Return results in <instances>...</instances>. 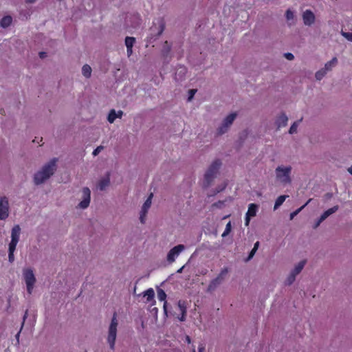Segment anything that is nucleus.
<instances>
[{
    "mask_svg": "<svg viewBox=\"0 0 352 352\" xmlns=\"http://www.w3.org/2000/svg\"><path fill=\"white\" fill-rule=\"evenodd\" d=\"M56 158H52L48 162L45 164L34 175V182L36 185H39L47 181L52 176L56 170Z\"/></svg>",
    "mask_w": 352,
    "mask_h": 352,
    "instance_id": "1",
    "label": "nucleus"
},
{
    "mask_svg": "<svg viewBox=\"0 0 352 352\" xmlns=\"http://www.w3.org/2000/svg\"><path fill=\"white\" fill-rule=\"evenodd\" d=\"M292 170L290 165H278L274 171L276 181L284 186L290 184L292 182Z\"/></svg>",
    "mask_w": 352,
    "mask_h": 352,
    "instance_id": "2",
    "label": "nucleus"
},
{
    "mask_svg": "<svg viewBox=\"0 0 352 352\" xmlns=\"http://www.w3.org/2000/svg\"><path fill=\"white\" fill-rule=\"evenodd\" d=\"M21 228L19 225H15L11 230V241L8 244V260L10 263L14 261V252L19 241L21 235Z\"/></svg>",
    "mask_w": 352,
    "mask_h": 352,
    "instance_id": "3",
    "label": "nucleus"
},
{
    "mask_svg": "<svg viewBox=\"0 0 352 352\" xmlns=\"http://www.w3.org/2000/svg\"><path fill=\"white\" fill-rule=\"evenodd\" d=\"M221 166V162L219 160H215L209 166L204 175V186L208 187L217 177L219 170Z\"/></svg>",
    "mask_w": 352,
    "mask_h": 352,
    "instance_id": "4",
    "label": "nucleus"
},
{
    "mask_svg": "<svg viewBox=\"0 0 352 352\" xmlns=\"http://www.w3.org/2000/svg\"><path fill=\"white\" fill-rule=\"evenodd\" d=\"M118 324L117 314L116 312H114L109 327L107 336V342L109 343V347L111 350H114L115 349Z\"/></svg>",
    "mask_w": 352,
    "mask_h": 352,
    "instance_id": "5",
    "label": "nucleus"
},
{
    "mask_svg": "<svg viewBox=\"0 0 352 352\" xmlns=\"http://www.w3.org/2000/svg\"><path fill=\"white\" fill-rule=\"evenodd\" d=\"M238 114L236 112H232L227 115L221 121V124L217 129V133L221 135L227 133L232 125L234 121L236 118Z\"/></svg>",
    "mask_w": 352,
    "mask_h": 352,
    "instance_id": "6",
    "label": "nucleus"
},
{
    "mask_svg": "<svg viewBox=\"0 0 352 352\" xmlns=\"http://www.w3.org/2000/svg\"><path fill=\"white\" fill-rule=\"evenodd\" d=\"M23 277L26 285L27 292L30 295L36 283V277L33 270L30 267L24 268L23 270Z\"/></svg>",
    "mask_w": 352,
    "mask_h": 352,
    "instance_id": "7",
    "label": "nucleus"
},
{
    "mask_svg": "<svg viewBox=\"0 0 352 352\" xmlns=\"http://www.w3.org/2000/svg\"><path fill=\"white\" fill-rule=\"evenodd\" d=\"M10 214L8 198L6 196L0 197V220H6Z\"/></svg>",
    "mask_w": 352,
    "mask_h": 352,
    "instance_id": "8",
    "label": "nucleus"
},
{
    "mask_svg": "<svg viewBox=\"0 0 352 352\" xmlns=\"http://www.w3.org/2000/svg\"><path fill=\"white\" fill-rule=\"evenodd\" d=\"M138 296L140 298V300L145 303H148L150 306H153L155 305V292L153 288H149Z\"/></svg>",
    "mask_w": 352,
    "mask_h": 352,
    "instance_id": "9",
    "label": "nucleus"
},
{
    "mask_svg": "<svg viewBox=\"0 0 352 352\" xmlns=\"http://www.w3.org/2000/svg\"><path fill=\"white\" fill-rule=\"evenodd\" d=\"M91 201V190L88 187L82 189V200L78 205L80 209H86L89 206Z\"/></svg>",
    "mask_w": 352,
    "mask_h": 352,
    "instance_id": "10",
    "label": "nucleus"
},
{
    "mask_svg": "<svg viewBox=\"0 0 352 352\" xmlns=\"http://www.w3.org/2000/svg\"><path fill=\"white\" fill-rule=\"evenodd\" d=\"M153 197V193H151L142 206V208H141V210L140 212V221L142 223H145L147 212L151 206Z\"/></svg>",
    "mask_w": 352,
    "mask_h": 352,
    "instance_id": "11",
    "label": "nucleus"
},
{
    "mask_svg": "<svg viewBox=\"0 0 352 352\" xmlns=\"http://www.w3.org/2000/svg\"><path fill=\"white\" fill-rule=\"evenodd\" d=\"M185 250V246L182 244L177 245L170 250L167 254V261L173 263L179 254Z\"/></svg>",
    "mask_w": 352,
    "mask_h": 352,
    "instance_id": "12",
    "label": "nucleus"
},
{
    "mask_svg": "<svg viewBox=\"0 0 352 352\" xmlns=\"http://www.w3.org/2000/svg\"><path fill=\"white\" fill-rule=\"evenodd\" d=\"M258 210V206L255 204H250L248 206V210L245 214V225L248 226L250 219L256 216Z\"/></svg>",
    "mask_w": 352,
    "mask_h": 352,
    "instance_id": "13",
    "label": "nucleus"
},
{
    "mask_svg": "<svg viewBox=\"0 0 352 352\" xmlns=\"http://www.w3.org/2000/svg\"><path fill=\"white\" fill-rule=\"evenodd\" d=\"M302 20L303 23L305 25L310 26L315 22V14L314 12L310 10H306L302 13Z\"/></svg>",
    "mask_w": 352,
    "mask_h": 352,
    "instance_id": "14",
    "label": "nucleus"
},
{
    "mask_svg": "<svg viewBox=\"0 0 352 352\" xmlns=\"http://www.w3.org/2000/svg\"><path fill=\"white\" fill-rule=\"evenodd\" d=\"M288 118L285 113H281L276 119L275 123L278 129L284 127L287 125Z\"/></svg>",
    "mask_w": 352,
    "mask_h": 352,
    "instance_id": "15",
    "label": "nucleus"
},
{
    "mask_svg": "<svg viewBox=\"0 0 352 352\" xmlns=\"http://www.w3.org/2000/svg\"><path fill=\"white\" fill-rule=\"evenodd\" d=\"M123 115V111L119 110L116 111L114 109H111L108 115L107 120L109 122L113 123L116 118H121Z\"/></svg>",
    "mask_w": 352,
    "mask_h": 352,
    "instance_id": "16",
    "label": "nucleus"
},
{
    "mask_svg": "<svg viewBox=\"0 0 352 352\" xmlns=\"http://www.w3.org/2000/svg\"><path fill=\"white\" fill-rule=\"evenodd\" d=\"M157 298L158 300L163 302V307L167 308V301L166 299V294L165 292L160 287H157Z\"/></svg>",
    "mask_w": 352,
    "mask_h": 352,
    "instance_id": "17",
    "label": "nucleus"
},
{
    "mask_svg": "<svg viewBox=\"0 0 352 352\" xmlns=\"http://www.w3.org/2000/svg\"><path fill=\"white\" fill-rule=\"evenodd\" d=\"M338 206H335L331 208H329L326 211H324L320 217V221H324L327 217H329L331 214L335 213L338 210Z\"/></svg>",
    "mask_w": 352,
    "mask_h": 352,
    "instance_id": "18",
    "label": "nucleus"
},
{
    "mask_svg": "<svg viewBox=\"0 0 352 352\" xmlns=\"http://www.w3.org/2000/svg\"><path fill=\"white\" fill-rule=\"evenodd\" d=\"M222 283V281L220 280L219 278H215L213 280L210 281L208 286V292H212L214 291Z\"/></svg>",
    "mask_w": 352,
    "mask_h": 352,
    "instance_id": "19",
    "label": "nucleus"
},
{
    "mask_svg": "<svg viewBox=\"0 0 352 352\" xmlns=\"http://www.w3.org/2000/svg\"><path fill=\"white\" fill-rule=\"evenodd\" d=\"M305 264H306V260L300 261L299 263H298L294 266V269L290 272L294 274V275L297 276L302 270Z\"/></svg>",
    "mask_w": 352,
    "mask_h": 352,
    "instance_id": "20",
    "label": "nucleus"
},
{
    "mask_svg": "<svg viewBox=\"0 0 352 352\" xmlns=\"http://www.w3.org/2000/svg\"><path fill=\"white\" fill-rule=\"evenodd\" d=\"M109 182H110V178H109V175H107V176H105L104 177L102 178L99 182H98V188L100 190H103L106 188L107 186H109Z\"/></svg>",
    "mask_w": 352,
    "mask_h": 352,
    "instance_id": "21",
    "label": "nucleus"
},
{
    "mask_svg": "<svg viewBox=\"0 0 352 352\" xmlns=\"http://www.w3.org/2000/svg\"><path fill=\"white\" fill-rule=\"evenodd\" d=\"M12 21V18L10 16H6L0 21V26L2 28H8L10 25Z\"/></svg>",
    "mask_w": 352,
    "mask_h": 352,
    "instance_id": "22",
    "label": "nucleus"
},
{
    "mask_svg": "<svg viewBox=\"0 0 352 352\" xmlns=\"http://www.w3.org/2000/svg\"><path fill=\"white\" fill-rule=\"evenodd\" d=\"M338 59L336 57H333L331 60L325 63L324 67L328 71H331L333 68L337 65Z\"/></svg>",
    "mask_w": 352,
    "mask_h": 352,
    "instance_id": "23",
    "label": "nucleus"
},
{
    "mask_svg": "<svg viewBox=\"0 0 352 352\" xmlns=\"http://www.w3.org/2000/svg\"><path fill=\"white\" fill-rule=\"evenodd\" d=\"M91 67L85 64L82 67V74L87 78H89L91 75Z\"/></svg>",
    "mask_w": 352,
    "mask_h": 352,
    "instance_id": "24",
    "label": "nucleus"
},
{
    "mask_svg": "<svg viewBox=\"0 0 352 352\" xmlns=\"http://www.w3.org/2000/svg\"><path fill=\"white\" fill-rule=\"evenodd\" d=\"M288 197V195H280L279 196L274 204V210L278 209L285 201L286 198Z\"/></svg>",
    "mask_w": 352,
    "mask_h": 352,
    "instance_id": "25",
    "label": "nucleus"
},
{
    "mask_svg": "<svg viewBox=\"0 0 352 352\" xmlns=\"http://www.w3.org/2000/svg\"><path fill=\"white\" fill-rule=\"evenodd\" d=\"M155 25L158 26V28H157L158 32H157V35L160 36L164 30L165 23L162 19H160L157 20V22L155 23Z\"/></svg>",
    "mask_w": 352,
    "mask_h": 352,
    "instance_id": "26",
    "label": "nucleus"
},
{
    "mask_svg": "<svg viewBox=\"0 0 352 352\" xmlns=\"http://www.w3.org/2000/svg\"><path fill=\"white\" fill-rule=\"evenodd\" d=\"M186 69L184 67H180L177 69L175 73V79L177 80H181L182 79V75L186 74Z\"/></svg>",
    "mask_w": 352,
    "mask_h": 352,
    "instance_id": "27",
    "label": "nucleus"
},
{
    "mask_svg": "<svg viewBox=\"0 0 352 352\" xmlns=\"http://www.w3.org/2000/svg\"><path fill=\"white\" fill-rule=\"evenodd\" d=\"M311 201V199H309L303 206H302L300 208L296 210L295 211L292 212L290 214V219H294V217L296 216Z\"/></svg>",
    "mask_w": 352,
    "mask_h": 352,
    "instance_id": "28",
    "label": "nucleus"
},
{
    "mask_svg": "<svg viewBox=\"0 0 352 352\" xmlns=\"http://www.w3.org/2000/svg\"><path fill=\"white\" fill-rule=\"evenodd\" d=\"M296 277V275L290 272L285 280V284L287 285H292L295 281Z\"/></svg>",
    "mask_w": 352,
    "mask_h": 352,
    "instance_id": "29",
    "label": "nucleus"
},
{
    "mask_svg": "<svg viewBox=\"0 0 352 352\" xmlns=\"http://www.w3.org/2000/svg\"><path fill=\"white\" fill-rule=\"evenodd\" d=\"M135 43V38L133 37L127 36L125 38V45L126 48L133 47Z\"/></svg>",
    "mask_w": 352,
    "mask_h": 352,
    "instance_id": "30",
    "label": "nucleus"
},
{
    "mask_svg": "<svg viewBox=\"0 0 352 352\" xmlns=\"http://www.w3.org/2000/svg\"><path fill=\"white\" fill-rule=\"evenodd\" d=\"M228 272V268L224 267V268L221 269L220 273L217 276V278H219L220 280H221L223 282L225 278V276L227 275Z\"/></svg>",
    "mask_w": 352,
    "mask_h": 352,
    "instance_id": "31",
    "label": "nucleus"
},
{
    "mask_svg": "<svg viewBox=\"0 0 352 352\" xmlns=\"http://www.w3.org/2000/svg\"><path fill=\"white\" fill-rule=\"evenodd\" d=\"M325 76L326 74H324V71L321 69L316 72L315 74V77L317 80H321Z\"/></svg>",
    "mask_w": 352,
    "mask_h": 352,
    "instance_id": "32",
    "label": "nucleus"
},
{
    "mask_svg": "<svg viewBox=\"0 0 352 352\" xmlns=\"http://www.w3.org/2000/svg\"><path fill=\"white\" fill-rule=\"evenodd\" d=\"M285 17L287 21L293 20L294 18V12L292 11L290 9L287 10V11L285 12Z\"/></svg>",
    "mask_w": 352,
    "mask_h": 352,
    "instance_id": "33",
    "label": "nucleus"
},
{
    "mask_svg": "<svg viewBox=\"0 0 352 352\" xmlns=\"http://www.w3.org/2000/svg\"><path fill=\"white\" fill-rule=\"evenodd\" d=\"M231 223L230 222H228L226 226V229L224 230V232H223L222 234V236L224 237L226 236H227L231 231Z\"/></svg>",
    "mask_w": 352,
    "mask_h": 352,
    "instance_id": "34",
    "label": "nucleus"
},
{
    "mask_svg": "<svg viewBox=\"0 0 352 352\" xmlns=\"http://www.w3.org/2000/svg\"><path fill=\"white\" fill-rule=\"evenodd\" d=\"M297 128H298V122H295L292 124V125L290 126V129H289V133L290 134H293V133H296L297 131Z\"/></svg>",
    "mask_w": 352,
    "mask_h": 352,
    "instance_id": "35",
    "label": "nucleus"
},
{
    "mask_svg": "<svg viewBox=\"0 0 352 352\" xmlns=\"http://www.w3.org/2000/svg\"><path fill=\"white\" fill-rule=\"evenodd\" d=\"M341 34L346 39L352 42V32H346L342 31Z\"/></svg>",
    "mask_w": 352,
    "mask_h": 352,
    "instance_id": "36",
    "label": "nucleus"
},
{
    "mask_svg": "<svg viewBox=\"0 0 352 352\" xmlns=\"http://www.w3.org/2000/svg\"><path fill=\"white\" fill-rule=\"evenodd\" d=\"M104 149V146H98L96 147V148H95L92 153V155L94 156H96L98 155L102 150Z\"/></svg>",
    "mask_w": 352,
    "mask_h": 352,
    "instance_id": "37",
    "label": "nucleus"
},
{
    "mask_svg": "<svg viewBox=\"0 0 352 352\" xmlns=\"http://www.w3.org/2000/svg\"><path fill=\"white\" fill-rule=\"evenodd\" d=\"M196 92H197V89H189L188 98V101H190L193 98Z\"/></svg>",
    "mask_w": 352,
    "mask_h": 352,
    "instance_id": "38",
    "label": "nucleus"
},
{
    "mask_svg": "<svg viewBox=\"0 0 352 352\" xmlns=\"http://www.w3.org/2000/svg\"><path fill=\"white\" fill-rule=\"evenodd\" d=\"M284 56L289 60H292L294 58V54L290 52L285 53Z\"/></svg>",
    "mask_w": 352,
    "mask_h": 352,
    "instance_id": "39",
    "label": "nucleus"
},
{
    "mask_svg": "<svg viewBox=\"0 0 352 352\" xmlns=\"http://www.w3.org/2000/svg\"><path fill=\"white\" fill-rule=\"evenodd\" d=\"M182 311V316L179 318L180 321H184L186 320V309H180Z\"/></svg>",
    "mask_w": 352,
    "mask_h": 352,
    "instance_id": "40",
    "label": "nucleus"
},
{
    "mask_svg": "<svg viewBox=\"0 0 352 352\" xmlns=\"http://www.w3.org/2000/svg\"><path fill=\"white\" fill-rule=\"evenodd\" d=\"M322 221H320V219H317L316 221L314 223V226H313V228L314 229H316L320 225V223H322Z\"/></svg>",
    "mask_w": 352,
    "mask_h": 352,
    "instance_id": "41",
    "label": "nucleus"
},
{
    "mask_svg": "<svg viewBox=\"0 0 352 352\" xmlns=\"http://www.w3.org/2000/svg\"><path fill=\"white\" fill-rule=\"evenodd\" d=\"M205 346L204 344H200L198 346V352H204Z\"/></svg>",
    "mask_w": 352,
    "mask_h": 352,
    "instance_id": "42",
    "label": "nucleus"
},
{
    "mask_svg": "<svg viewBox=\"0 0 352 352\" xmlns=\"http://www.w3.org/2000/svg\"><path fill=\"white\" fill-rule=\"evenodd\" d=\"M254 254H255V252H254L252 250H251L246 261H250V259H252L253 258V256H254Z\"/></svg>",
    "mask_w": 352,
    "mask_h": 352,
    "instance_id": "43",
    "label": "nucleus"
},
{
    "mask_svg": "<svg viewBox=\"0 0 352 352\" xmlns=\"http://www.w3.org/2000/svg\"><path fill=\"white\" fill-rule=\"evenodd\" d=\"M126 53L127 56L129 57L133 53L132 47L126 48Z\"/></svg>",
    "mask_w": 352,
    "mask_h": 352,
    "instance_id": "44",
    "label": "nucleus"
},
{
    "mask_svg": "<svg viewBox=\"0 0 352 352\" xmlns=\"http://www.w3.org/2000/svg\"><path fill=\"white\" fill-rule=\"evenodd\" d=\"M185 341L188 343V344H190L191 342V338L189 336H185Z\"/></svg>",
    "mask_w": 352,
    "mask_h": 352,
    "instance_id": "45",
    "label": "nucleus"
},
{
    "mask_svg": "<svg viewBox=\"0 0 352 352\" xmlns=\"http://www.w3.org/2000/svg\"><path fill=\"white\" fill-rule=\"evenodd\" d=\"M39 56H40V57H41V58H45V57L46 56V53H45V52H40V53H39Z\"/></svg>",
    "mask_w": 352,
    "mask_h": 352,
    "instance_id": "46",
    "label": "nucleus"
},
{
    "mask_svg": "<svg viewBox=\"0 0 352 352\" xmlns=\"http://www.w3.org/2000/svg\"><path fill=\"white\" fill-rule=\"evenodd\" d=\"M258 247H259V242H258V241H256V242L254 243V248L255 249H258Z\"/></svg>",
    "mask_w": 352,
    "mask_h": 352,
    "instance_id": "47",
    "label": "nucleus"
},
{
    "mask_svg": "<svg viewBox=\"0 0 352 352\" xmlns=\"http://www.w3.org/2000/svg\"><path fill=\"white\" fill-rule=\"evenodd\" d=\"M27 3H34L36 2V0H25Z\"/></svg>",
    "mask_w": 352,
    "mask_h": 352,
    "instance_id": "48",
    "label": "nucleus"
},
{
    "mask_svg": "<svg viewBox=\"0 0 352 352\" xmlns=\"http://www.w3.org/2000/svg\"><path fill=\"white\" fill-rule=\"evenodd\" d=\"M347 171L352 175V165L348 168Z\"/></svg>",
    "mask_w": 352,
    "mask_h": 352,
    "instance_id": "49",
    "label": "nucleus"
},
{
    "mask_svg": "<svg viewBox=\"0 0 352 352\" xmlns=\"http://www.w3.org/2000/svg\"><path fill=\"white\" fill-rule=\"evenodd\" d=\"M321 69H322V71H324V74H327L329 72V71H328L327 69H325V67H322V68H321Z\"/></svg>",
    "mask_w": 352,
    "mask_h": 352,
    "instance_id": "50",
    "label": "nucleus"
},
{
    "mask_svg": "<svg viewBox=\"0 0 352 352\" xmlns=\"http://www.w3.org/2000/svg\"><path fill=\"white\" fill-rule=\"evenodd\" d=\"M28 311V309H26V310H25V314H24V315H23V321L25 320V318H26V316H27Z\"/></svg>",
    "mask_w": 352,
    "mask_h": 352,
    "instance_id": "51",
    "label": "nucleus"
},
{
    "mask_svg": "<svg viewBox=\"0 0 352 352\" xmlns=\"http://www.w3.org/2000/svg\"><path fill=\"white\" fill-rule=\"evenodd\" d=\"M19 334H20V331H19L17 333V334L16 335V338L17 339L18 341H19Z\"/></svg>",
    "mask_w": 352,
    "mask_h": 352,
    "instance_id": "52",
    "label": "nucleus"
},
{
    "mask_svg": "<svg viewBox=\"0 0 352 352\" xmlns=\"http://www.w3.org/2000/svg\"><path fill=\"white\" fill-rule=\"evenodd\" d=\"M168 309H164V314L166 316L168 315Z\"/></svg>",
    "mask_w": 352,
    "mask_h": 352,
    "instance_id": "53",
    "label": "nucleus"
},
{
    "mask_svg": "<svg viewBox=\"0 0 352 352\" xmlns=\"http://www.w3.org/2000/svg\"><path fill=\"white\" fill-rule=\"evenodd\" d=\"M183 268H184V266L182 267L179 270H178L177 272H179V273L182 272Z\"/></svg>",
    "mask_w": 352,
    "mask_h": 352,
    "instance_id": "54",
    "label": "nucleus"
},
{
    "mask_svg": "<svg viewBox=\"0 0 352 352\" xmlns=\"http://www.w3.org/2000/svg\"><path fill=\"white\" fill-rule=\"evenodd\" d=\"M257 250H258V249H255L254 248H253L252 250L254 252H255V253H256V252L257 251Z\"/></svg>",
    "mask_w": 352,
    "mask_h": 352,
    "instance_id": "55",
    "label": "nucleus"
},
{
    "mask_svg": "<svg viewBox=\"0 0 352 352\" xmlns=\"http://www.w3.org/2000/svg\"><path fill=\"white\" fill-rule=\"evenodd\" d=\"M156 26H157V25H155V27H154V28H152L153 31H155V30H154V28H155V29H157V30H158V28H158V26H157V27H156Z\"/></svg>",
    "mask_w": 352,
    "mask_h": 352,
    "instance_id": "56",
    "label": "nucleus"
},
{
    "mask_svg": "<svg viewBox=\"0 0 352 352\" xmlns=\"http://www.w3.org/2000/svg\"><path fill=\"white\" fill-rule=\"evenodd\" d=\"M135 290H136V286L134 287V289H133V294H135Z\"/></svg>",
    "mask_w": 352,
    "mask_h": 352,
    "instance_id": "57",
    "label": "nucleus"
},
{
    "mask_svg": "<svg viewBox=\"0 0 352 352\" xmlns=\"http://www.w3.org/2000/svg\"><path fill=\"white\" fill-rule=\"evenodd\" d=\"M192 352H196L195 348H193Z\"/></svg>",
    "mask_w": 352,
    "mask_h": 352,
    "instance_id": "58",
    "label": "nucleus"
},
{
    "mask_svg": "<svg viewBox=\"0 0 352 352\" xmlns=\"http://www.w3.org/2000/svg\"><path fill=\"white\" fill-rule=\"evenodd\" d=\"M85 352H87V351H85Z\"/></svg>",
    "mask_w": 352,
    "mask_h": 352,
    "instance_id": "59",
    "label": "nucleus"
}]
</instances>
